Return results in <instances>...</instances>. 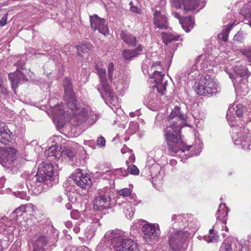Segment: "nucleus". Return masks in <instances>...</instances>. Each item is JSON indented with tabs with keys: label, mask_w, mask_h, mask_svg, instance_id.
Listing matches in <instances>:
<instances>
[{
	"label": "nucleus",
	"mask_w": 251,
	"mask_h": 251,
	"mask_svg": "<svg viewBox=\"0 0 251 251\" xmlns=\"http://www.w3.org/2000/svg\"><path fill=\"white\" fill-rule=\"evenodd\" d=\"M170 125L165 130V137L171 155L189 151L191 146H184L181 141L180 130L186 125L185 116L180 113V108L176 106L169 116Z\"/></svg>",
	"instance_id": "obj_1"
},
{
	"label": "nucleus",
	"mask_w": 251,
	"mask_h": 251,
	"mask_svg": "<svg viewBox=\"0 0 251 251\" xmlns=\"http://www.w3.org/2000/svg\"><path fill=\"white\" fill-rule=\"evenodd\" d=\"M64 87V100L68 107L72 111V114L76 116L77 120H80L78 124H81L85 120L87 115L88 110L81 107L76 102L75 97L73 92L70 78H65L63 81Z\"/></svg>",
	"instance_id": "obj_2"
},
{
	"label": "nucleus",
	"mask_w": 251,
	"mask_h": 251,
	"mask_svg": "<svg viewBox=\"0 0 251 251\" xmlns=\"http://www.w3.org/2000/svg\"><path fill=\"white\" fill-rule=\"evenodd\" d=\"M195 86L196 93L199 95H212L218 92V84L209 75L202 76L200 80L195 83Z\"/></svg>",
	"instance_id": "obj_3"
},
{
	"label": "nucleus",
	"mask_w": 251,
	"mask_h": 251,
	"mask_svg": "<svg viewBox=\"0 0 251 251\" xmlns=\"http://www.w3.org/2000/svg\"><path fill=\"white\" fill-rule=\"evenodd\" d=\"M163 67L159 61L154 62L149 71V74L151 73L152 78L154 79L155 83V88L158 93L163 95L166 90V85L167 80L165 79V75L162 73Z\"/></svg>",
	"instance_id": "obj_4"
},
{
	"label": "nucleus",
	"mask_w": 251,
	"mask_h": 251,
	"mask_svg": "<svg viewBox=\"0 0 251 251\" xmlns=\"http://www.w3.org/2000/svg\"><path fill=\"white\" fill-rule=\"evenodd\" d=\"M36 182H45L53 180V167L51 164L42 162L39 166L36 174Z\"/></svg>",
	"instance_id": "obj_5"
},
{
	"label": "nucleus",
	"mask_w": 251,
	"mask_h": 251,
	"mask_svg": "<svg viewBox=\"0 0 251 251\" xmlns=\"http://www.w3.org/2000/svg\"><path fill=\"white\" fill-rule=\"evenodd\" d=\"M17 150L12 147L3 148L1 151L0 163L4 167L11 165L17 158Z\"/></svg>",
	"instance_id": "obj_6"
},
{
	"label": "nucleus",
	"mask_w": 251,
	"mask_h": 251,
	"mask_svg": "<svg viewBox=\"0 0 251 251\" xmlns=\"http://www.w3.org/2000/svg\"><path fill=\"white\" fill-rule=\"evenodd\" d=\"M188 236L187 232L177 231L172 234L169 239L170 246L174 251H180Z\"/></svg>",
	"instance_id": "obj_7"
},
{
	"label": "nucleus",
	"mask_w": 251,
	"mask_h": 251,
	"mask_svg": "<svg viewBox=\"0 0 251 251\" xmlns=\"http://www.w3.org/2000/svg\"><path fill=\"white\" fill-rule=\"evenodd\" d=\"M72 179L74 182L79 187L83 189H88L91 185V179L90 176L83 174L80 169H76L72 174Z\"/></svg>",
	"instance_id": "obj_8"
},
{
	"label": "nucleus",
	"mask_w": 251,
	"mask_h": 251,
	"mask_svg": "<svg viewBox=\"0 0 251 251\" xmlns=\"http://www.w3.org/2000/svg\"><path fill=\"white\" fill-rule=\"evenodd\" d=\"M172 6L182 9L185 11H191L199 7L200 0H170Z\"/></svg>",
	"instance_id": "obj_9"
},
{
	"label": "nucleus",
	"mask_w": 251,
	"mask_h": 251,
	"mask_svg": "<svg viewBox=\"0 0 251 251\" xmlns=\"http://www.w3.org/2000/svg\"><path fill=\"white\" fill-rule=\"evenodd\" d=\"M144 234V238L148 243L155 240L160 234V229L158 225L147 224L142 228Z\"/></svg>",
	"instance_id": "obj_10"
},
{
	"label": "nucleus",
	"mask_w": 251,
	"mask_h": 251,
	"mask_svg": "<svg viewBox=\"0 0 251 251\" xmlns=\"http://www.w3.org/2000/svg\"><path fill=\"white\" fill-rule=\"evenodd\" d=\"M104 238L111 240L113 248L115 251H126V248H125V238L123 237L115 235L113 232L109 231L105 234Z\"/></svg>",
	"instance_id": "obj_11"
},
{
	"label": "nucleus",
	"mask_w": 251,
	"mask_h": 251,
	"mask_svg": "<svg viewBox=\"0 0 251 251\" xmlns=\"http://www.w3.org/2000/svg\"><path fill=\"white\" fill-rule=\"evenodd\" d=\"M91 26L94 30H98L99 32L104 35L108 34V28L105 24L104 19L99 17L97 15L90 17Z\"/></svg>",
	"instance_id": "obj_12"
},
{
	"label": "nucleus",
	"mask_w": 251,
	"mask_h": 251,
	"mask_svg": "<svg viewBox=\"0 0 251 251\" xmlns=\"http://www.w3.org/2000/svg\"><path fill=\"white\" fill-rule=\"evenodd\" d=\"M97 74L100 77V83L104 92L106 95L111 99L114 98V93L111 91L109 84L106 81V70L104 68L99 67L98 65L96 67Z\"/></svg>",
	"instance_id": "obj_13"
},
{
	"label": "nucleus",
	"mask_w": 251,
	"mask_h": 251,
	"mask_svg": "<svg viewBox=\"0 0 251 251\" xmlns=\"http://www.w3.org/2000/svg\"><path fill=\"white\" fill-rule=\"evenodd\" d=\"M111 198L108 194L100 195L94 201L93 208L96 210L101 211L109 207Z\"/></svg>",
	"instance_id": "obj_14"
},
{
	"label": "nucleus",
	"mask_w": 251,
	"mask_h": 251,
	"mask_svg": "<svg viewBox=\"0 0 251 251\" xmlns=\"http://www.w3.org/2000/svg\"><path fill=\"white\" fill-rule=\"evenodd\" d=\"M153 23L156 27L160 29H166L168 27L167 18L164 12L156 11L154 13Z\"/></svg>",
	"instance_id": "obj_15"
},
{
	"label": "nucleus",
	"mask_w": 251,
	"mask_h": 251,
	"mask_svg": "<svg viewBox=\"0 0 251 251\" xmlns=\"http://www.w3.org/2000/svg\"><path fill=\"white\" fill-rule=\"evenodd\" d=\"M189 219L190 217L188 214L174 215L172 218V221H175L174 227L177 228L178 227L180 228L188 226Z\"/></svg>",
	"instance_id": "obj_16"
},
{
	"label": "nucleus",
	"mask_w": 251,
	"mask_h": 251,
	"mask_svg": "<svg viewBox=\"0 0 251 251\" xmlns=\"http://www.w3.org/2000/svg\"><path fill=\"white\" fill-rule=\"evenodd\" d=\"M172 15L175 18L179 20L180 23L182 25V27L186 32H189L190 30L189 27L192 28L194 24V19L191 17L189 16L185 18L184 21L182 22L180 16L177 12H173Z\"/></svg>",
	"instance_id": "obj_17"
},
{
	"label": "nucleus",
	"mask_w": 251,
	"mask_h": 251,
	"mask_svg": "<svg viewBox=\"0 0 251 251\" xmlns=\"http://www.w3.org/2000/svg\"><path fill=\"white\" fill-rule=\"evenodd\" d=\"M12 133L7 128L1 126L0 124V143L4 145L8 144L12 139Z\"/></svg>",
	"instance_id": "obj_18"
},
{
	"label": "nucleus",
	"mask_w": 251,
	"mask_h": 251,
	"mask_svg": "<svg viewBox=\"0 0 251 251\" xmlns=\"http://www.w3.org/2000/svg\"><path fill=\"white\" fill-rule=\"evenodd\" d=\"M143 46L141 45L133 50H123V56L126 60H130L132 58L139 55L143 50Z\"/></svg>",
	"instance_id": "obj_19"
},
{
	"label": "nucleus",
	"mask_w": 251,
	"mask_h": 251,
	"mask_svg": "<svg viewBox=\"0 0 251 251\" xmlns=\"http://www.w3.org/2000/svg\"><path fill=\"white\" fill-rule=\"evenodd\" d=\"M48 240L45 236H39L33 244V251H45L44 247L47 245Z\"/></svg>",
	"instance_id": "obj_20"
},
{
	"label": "nucleus",
	"mask_w": 251,
	"mask_h": 251,
	"mask_svg": "<svg viewBox=\"0 0 251 251\" xmlns=\"http://www.w3.org/2000/svg\"><path fill=\"white\" fill-rule=\"evenodd\" d=\"M121 38L127 45L131 46H135L136 44V38L133 35L122 31Z\"/></svg>",
	"instance_id": "obj_21"
},
{
	"label": "nucleus",
	"mask_w": 251,
	"mask_h": 251,
	"mask_svg": "<svg viewBox=\"0 0 251 251\" xmlns=\"http://www.w3.org/2000/svg\"><path fill=\"white\" fill-rule=\"evenodd\" d=\"M93 49L90 44H81L77 46V53L79 56L83 57L84 54H89Z\"/></svg>",
	"instance_id": "obj_22"
},
{
	"label": "nucleus",
	"mask_w": 251,
	"mask_h": 251,
	"mask_svg": "<svg viewBox=\"0 0 251 251\" xmlns=\"http://www.w3.org/2000/svg\"><path fill=\"white\" fill-rule=\"evenodd\" d=\"M45 154L48 157H54V158L59 159L61 156V151L58 150V147L56 145L53 146L46 150Z\"/></svg>",
	"instance_id": "obj_23"
},
{
	"label": "nucleus",
	"mask_w": 251,
	"mask_h": 251,
	"mask_svg": "<svg viewBox=\"0 0 251 251\" xmlns=\"http://www.w3.org/2000/svg\"><path fill=\"white\" fill-rule=\"evenodd\" d=\"M240 14L246 20H251V1L245 3L240 11Z\"/></svg>",
	"instance_id": "obj_24"
},
{
	"label": "nucleus",
	"mask_w": 251,
	"mask_h": 251,
	"mask_svg": "<svg viewBox=\"0 0 251 251\" xmlns=\"http://www.w3.org/2000/svg\"><path fill=\"white\" fill-rule=\"evenodd\" d=\"M217 218L219 220L224 222L226 221V217L227 215V210L226 205L224 203L220 204L217 213Z\"/></svg>",
	"instance_id": "obj_25"
},
{
	"label": "nucleus",
	"mask_w": 251,
	"mask_h": 251,
	"mask_svg": "<svg viewBox=\"0 0 251 251\" xmlns=\"http://www.w3.org/2000/svg\"><path fill=\"white\" fill-rule=\"evenodd\" d=\"M17 75H23L22 72L20 71L17 70L14 74H11L9 75V78L10 79L12 88L14 90H15L16 87H17L18 82L19 81L20 78L17 77Z\"/></svg>",
	"instance_id": "obj_26"
},
{
	"label": "nucleus",
	"mask_w": 251,
	"mask_h": 251,
	"mask_svg": "<svg viewBox=\"0 0 251 251\" xmlns=\"http://www.w3.org/2000/svg\"><path fill=\"white\" fill-rule=\"evenodd\" d=\"M125 248H126V251H139L136 243L131 239L125 238Z\"/></svg>",
	"instance_id": "obj_27"
},
{
	"label": "nucleus",
	"mask_w": 251,
	"mask_h": 251,
	"mask_svg": "<svg viewBox=\"0 0 251 251\" xmlns=\"http://www.w3.org/2000/svg\"><path fill=\"white\" fill-rule=\"evenodd\" d=\"M232 26V25H230L223 29L222 32L218 35L219 38L223 40L224 41H227L229 32Z\"/></svg>",
	"instance_id": "obj_28"
},
{
	"label": "nucleus",
	"mask_w": 251,
	"mask_h": 251,
	"mask_svg": "<svg viewBox=\"0 0 251 251\" xmlns=\"http://www.w3.org/2000/svg\"><path fill=\"white\" fill-rule=\"evenodd\" d=\"M218 239V236L216 235L213 229H210L208 236L205 238V240L208 243L216 242Z\"/></svg>",
	"instance_id": "obj_29"
},
{
	"label": "nucleus",
	"mask_w": 251,
	"mask_h": 251,
	"mask_svg": "<svg viewBox=\"0 0 251 251\" xmlns=\"http://www.w3.org/2000/svg\"><path fill=\"white\" fill-rule=\"evenodd\" d=\"M162 36L163 41L166 45L168 43L172 42L174 40H177L178 38V36L175 37L172 34H169L165 32L162 33Z\"/></svg>",
	"instance_id": "obj_30"
},
{
	"label": "nucleus",
	"mask_w": 251,
	"mask_h": 251,
	"mask_svg": "<svg viewBox=\"0 0 251 251\" xmlns=\"http://www.w3.org/2000/svg\"><path fill=\"white\" fill-rule=\"evenodd\" d=\"M235 73L237 75L241 77L248 76L249 75L247 69L244 66L236 67V69H235Z\"/></svg>",
	"instance_id": "obj_31"
},
{
	"label": "nucleus",
	"mask_w": 251,
	"mask_h": 251,
	"mask_svg": "<svg viewBox=\"0 0 251 251\" xmlns=\"http://www.w3.org/2000/svg\"><path fill=\"white\" fill-rule=\"evenodd\" d=\"M61 156H66L70 159L73 158L75 155L74 151L72 150V149L67 147L64 148V149H63L62 151H61Z\"/></svg>",
	"instance_id": "obj_32"
},
{
	"label": "nucleus",
	"mask_w": 251,
	"mask_h": 251,
	"mask_svg": "<svg viewBox=\"0 0 251 251\" xmlns=\"http://www.w3.org/2000/svg\"><path fill=\"white\" fill-rule=\"evenodd\" d=\"M124 212L125 213L126 217L127 218H131L134 213L131 206L127 204H126L124 207Z\"/></svg>",
	"instance_id": "obj_33"
},
{
	"label": "nucleus",
	"mask_w": 251,
	"mask_h": 251,
	"mask_svg": "<svg viewBox=\"0 0 251 251\" xmlns=\"http://www.w3.org/2000/svg\"><path fill=\"white\" fill-rule=\"evenodd\" d=\"M241 53L247 58L249 62H251V47L246 48L242 50Z\"/></svg>",
	"instance_id": "obj_34"
},
{
	"label": "nucleus",
	"mask_w": 251,
	"mask_h": 251,
	"mask_svg": "<svg viewBox=\"0 0 251 251\" xmlns=\"http://www.w3.org/2000/svg\"><path fill=\"white\" fill-rule=\"evenodd\" d=\"M26 212V206L22 205L16 208L13 212V214H15L16 216H22L23 214Z\"/></svg>",
	"instance_id": "obj_35"
},
{
	"label": "nucleus",
	"mask_w": 251,
	"mask_h": 251,
	"mask_svg": "<svg viewBox=\"0 0 251 251\" xmlns=\"http://www.w3.org/2000/svg\"><path fill=\"white\" fill-rule=\"evenodd\" d=\"M128 171L132 175H137L139 173V171L137 167L134 165H131L127 168Z\"/></svg>",
	"instance_id": "obj_36"
},
{
	"label": "nucleus",
	"mask_w": 251,
	"mask_h": 251,
	"mask_svg": "<svg viewBox=\"0 0 251 251\" xmlns=\"http://www.w3.org/2000/svg\"><path fill=\"white\" fill-rule=\"evenodd\" d=\"M114 71V64L110 62L108 65V76L110 80H112Z\"/></svg>",
	"instance_id": "obj_37"
},
{
	"label": "nucleus",
	"mask_w": 251,
	"mask_h": 251,
	"mask_svg": "<svg viewBox=\"0 0 251 251\" xmlns=\"http://www.w3.org/2000/svg\"><path fill=\"white\" fill-rule=\"evenodd\" d=\"M236 115L238 117H241L245 112V108L241 105H236Z\"/></svg>",
	"instance_id": "obj_38"
},
{
	"label": "nucleus",
	"mask_w": 251,
	"mask_h": 251,
	"mask_svg": "<svg viewBox=\"0 0 251 251\" xmlns=\"http://www.w3.org/2000/svg\"><path fill=\"white\" fill-rule=\"evenodd\" d=\"M104 240H102L97 246V251H104L107 247L108 245Z\"/></svg>",
	"instance_id": "obj_39"
},
{
	"label": "nucleus",
	"mask_w": 251,
	"mask_h": 251,
	"mask_svg": "<svg viewBox=\"0 0 251 251\" xmlns=\"http://www.w3.org/2000/svg\"><path fill=\"white\" fill-rule=\"evenodd\" d=\"M220 251H232L231 244L225 242L222 244Z\"/></svg>",
	"instance_id": "obj_40"
},
{
	"label": "nucleus",
	"mask_w": 251,
	"mask_h": 251,
	"mask_svg": "<svg viewBox=\"0 0 251 251\" xmlns=\"http://www.w3.org/2000/svg\"><path fill=\"white\" fill-rule=\"evenodd\" d=\"M131 191L128 188H124L120 190L118 192V194L120 196L123 197H128L131 194Z\"/></svg>",
	"instance_id": "obj_41"
},
{
	"label": "nucleus",
	"mask_w": 251,
	"mask_h": 251,
	"mask_svg": "<svg viewBox=\"0 0 251 251\" xmlns=\"http://www.w3.org/2000/svg\"><path fill=\"white\" fill-rule=\"evenodd\" d=\"M244 40V37L242 32H238L234 37V40L240 42H242Z\"/></svg>",
	"instance_id": "obj_42"
},
{
	"label": "nucleus",
	"mask_w": 251,
	"mask_h": 251,
	"mask_svg": "<svg viewBox=\"0 0 251 251\" xmlns=\"http://www.w3.org/2000/svg\"><path fill=\"white\" fill-rule=\"evenodd\" d=\"M97 145L99 146L102 147L105 145V140L103 137H100L97 139Z\"/></svg>",
	"instance_id": "obj_43"
},
{
	"label": "nucleus",
	"mask_w": 251,
	"mask_h": 251,
	"mask_svg": "<svg viewBox=\"0 0 251 251\" xmlns=\"http://www.w3.org/2000/svg\"><path fill=\"white\" fill-rule=\"evenodd\" d=\"M89 118L94 122H96L99 118V115L93 112H91L89 114Z\"/></svg>",
	"instance_id": "obj_44"
},
{
	"label": "nucleus",
	"mask_w": 251,
	"mask_h": 251,
	"mask_svg": "<svg viewBox=\"0 0 251 251\" xmlns=\"http://www.w3.org/2000/svg\"><path fill=\"white\" fill-rule=\"evenodd\" d=\"M7 14H6L4 16L2 17L1 19L0 20V25L4 26L6 24L7 19Z\"/></svg>",
	"instance_id": "obj_45"
},
{
	"label": "nucleus",
	"mask_w": 251,
	"mask_h": 251,
	"mask_svg": "<svg viewBox=\"0 0 251 251\" xmlns=\"http://www.w3.org/2000/svg\"><path fill=\"white\" fill-rule=\"evenodd\" d=\"M71 216L74 219H77L79 217V214L78 211H72L71 213Z\"/></svg>",
	"instance_id": "obj_46"
},
{
	"label": "nucleus",
	"mask_w": 251,
	"mask_h": 251,
	"mask_svg": "<svg viewBox=\"0 0 251 251\" xmlns=\"http://www.w3.org/2000/svg\"><path fill=\"white\" fill-rule=\"evenodd\" d=\"M61 108H62V106H56L54 107V110L57 111L58 110H59V111H60L59 114L63 116H65L66 112L64 111H63Z\"/></svg>",
	"instance_id": "obj_47"
},
{
	"label": "nucleus",
	"mask_w": 251,
	"mask_h": 251,
	"mask_svg": "<svg viewBox=\"0 0 251 251\" xmlns=\"http://www.w3.org/2000/svg\"><path fill=\"white\" fill-rule=\"evenodd\" d=\"M234 108L229 107L227 111L226 118L228 121L232 120L231 117V113H232V110H234Z\"/></svg>",
	"instance_id": "obj_48"
},
{
	"label": "nucleus",
	"mask_w": 251,
	"mask_h": 251,
	"mask_svg": "<svg viewBox=\"0 0 251 251\" xmlns=\"http://www.w3.org/2000/svg\"><path fill=\"white\" fill-rule=\"evenodd\" d=\"M130 9L131 11L137 13H139L140 11V9L138 7L132 5H131Z\"/></svg>",
	"instance_id": "obj_49"
},
{
	"label": "nucleus",
	"mask_w": 251,
	"mask_h": 251,
	"mask_svg": "<svg viewBox=\"0 0 251 251\" xmlns=\"http://www.w3.org/2000/svg\"><path fill=\"white\" fill-rule=\"evenodd\" d=\"M121 174L120 175L126 176L128 175V173L126 172V171L125 169L124 170H123L122 169H121Z\"/></svg>",
	"instance_id": "obj_50"
},
{
	"label": "nucleus",
	"mask_w": 251,
	"mask_h": 251,
	"mask_svg": "<svg viewBox=\"0 0 251 251\" xmlns=\"http://www.w3.org/2000/svg\"><path fill=\"white\" fill-rule=\"evenodd\" d=\"M155 168H158V169H159L160 167L159 166H158V165H155V166H153L151 169V173H152L154 170V169H155Z\"/></svg>",
	"instance_id": "obj_51"
},
{
	"label": "nucleus",
	"mask_w": 251,
	"mask_h": 251,
	"mask_svg": "<svg viewBox=\"0 0 251 251\" xmlns=\"http://www.w3.org/2000/svg\"><path fill=\"white\" fill-rule=\"evenodd\" d=\"M129 115L131 117H134V114L133 112H131V113H129Z\"/></svg>",
	"instance_id": "obj_52"
},
{
	"label": "nucleus",
	"mask_w": 251,
	"mask_h": 251,
	"mask_svg": "<svg viewBox=\"0 0 251 251\" xmlns=\"http://www.w3.org/2000/svg\"><path fill=\"white\" fill-rule=\"evenodd\" d=\"M2 250L3 248L2 247L1 242H0V251H2Z\"/></svg>",
	"instance_id": "obj_53"
},
{
	"label": "nucleus",
	"mask_w": 251,
	"mask_h": 251,
	"mask_svg": "<svg viewBox=\"0 0 251 251\" xmlns=\"http://www.w3.org/2000/svg\"><path fill=\"white\" fill-rule=\"evenodd\" d=\"M121 151H122V152L123 153H124V149H122L121 150Z\"/></svg>",
	"instance_id": "obj_54"
},
{
	"label": "nucleus",
	"mask_w": 251,
	"mask_h": 251,
	"mask_svg": "<svg viewBox=\"0 0 251 251\" xmlns=\"http://www.w3.org/2000/svg\"><path fill=\"white\" fill-rule=\"evenodd\" d=\"M106 172H107V173H108V174H110V173H111V172H110V171H107Z\"/></svg>",
	"instance_id": "obj_55"
},
{
	"label": "nucleus",
	"mask_w": 251,
	"mask_h": 251,
	"mask_svg": "<svg viewBox=\"0 0 251 251\" xmlns=\"http://www.w3.org/2000/svg\"><path fill=\"white\" fill-rule=\"evenodd\" d=\"M249 25H250V26L251 27V21L250 22Z\"/></svg>",
	"instance_id": "obj_56"
}]
</instances>
